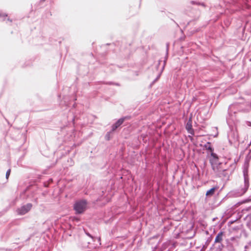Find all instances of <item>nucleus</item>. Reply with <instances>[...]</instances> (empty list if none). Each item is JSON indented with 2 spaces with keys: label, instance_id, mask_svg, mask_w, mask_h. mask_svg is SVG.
Instances as JSON below:
<instances>
[{
  "label": "nucleus",
  "instance_id": "1",
  "mask_svg": "<svg viewBox=\"0 0 251 251\" xmlns=\"http://www.w3.org/2000/svg\"><path fill=\"white\" fill-rule=\"evenodd\" d=\"M86 202L85 201H79L75 203V209L76 212L80 213L86 209Z\"/></svg>",
  "mask_w": 251,
  "mask_h": 251
},
{
  "label": "nucleus",
  "instance_id": "2",
  "mask_svg": "<svg viewBox=\"0 0 251 251\" xmlns=\"http://www.w3.org/2000/svg\"><path fill=\"white\" fill-rule=\"evenodd\" d=\"M31 208L30 204H27L26 205L22 207L18 210V212L20 214L24 215L27 213Z\"/></svg>",
  "mask_w": 251,
  "mask_h": 251
},
{
  "label": "nucleus",
  "instance_id": "3",
  "mask_svg": "<svg viewBox=\"0 0 251 251\" xmlns=\"http://www.w3.org/2000/svg\"><path fill=\"white\" fill-rule=\"evenodd\" d=\"M217 159L218 157L217 155L213 153H211V158L210 159V161L211 162L212 165L214 166V165H216L217 164ZM214 166H213V168L214 169Z\"/></svg>",
  "mask_w": 251,
  "mask_h": 251
},
{
  "label": "nucleus",
  "instance_id": "4",
  "mask_svg": "<svg viewBox=\"0 0 251 251\" xmlns=\"http://www.w3.org/2000/svg\"><path fill=\"white\" fill-rule=\"evenodd\" d=\"M125 120L124 118L120 119L112 126L113 130H115L120 125H121Z\"/></svg>",
  "mask_w": 251,
  "mask_h": 251
},
{
  "label": "nucleus",
  "instance_id": "5",
  "mask_svg": "<svg viewBox=\"0 0 251 251\" xmlns=\"http://www.w3.org/2000/svg\"><path fill=\"white\" fill-rule=\"evenodd\" d=\"M186 129L187 130V131L191 134H193V130L192 129V125H191V123L189 122L187 123V125H186Z\"/></svg>",
  "mask_w": 251,
  "mask_h": 251
},
{
  "label": "nucleus",
  "instance_id": "6",
  "mask_svg": "<svg viewBox=\"0 0 251 251\" xmlns=\"http://www.w3.org/2000/svg\"><path fill=\"white\" fill-rule=\"evenodd\" d=\"M214 191H215V189L212 188L211 189L209 190V191H208L206 192V195L207 196L212 195L214 193Z\"/></svg>",
  "mask_w": 251,
  "mask_h": 251
},
{
  "label": "nucleus",
  "instance_id": "7",
  "mask_svg": "<svg viewBox=\"0 0 251 251\" xmlns=\"http://www.w3.org/2000/svg\"><path fill=\"white\" fill-rule=\"evenodd\" d=\"M221 240V235L219 234L215 239L216 242H219Z\"/></svg>",
  "mask_w": 251,
  "mask_h": 251
},
{
  "label": "nucleus",
  "instance_id": "8",
  "mask_svg": "<svg viewBox=\"0 0 251 251\" xmlns=\"http://www.w3.org/2000/svg\"><path fill=\"white\" fill-rule=\"evenodd\" d=\"M10 170H8L7 173H6V178H7L10 175Z\"/></svg>",
  "mask_w": 251,
  "mask_h": 251
}]
</instances>
